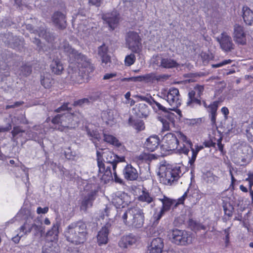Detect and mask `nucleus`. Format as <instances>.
Masks as SVG:
<instances>
[{
    "mask_svg": "<svg viewBox=\"0 0 253 253\" xmlns=\"http://www.w3.org/2000/svg\"><path fill=\"white\" fill-rule=\"evenodd\" d=\"M176 134L168 133L162 140V148L166 151L177 149L180 154L188 155L190 149L192 156L189 157V163L191 166L194 164L200 151L204 148L202 145L196 144L194 146L190 139L181 131L176 132Z\"/></svg>",
    "mask_w": 253,
    "mask_h": 253,
    "instance_id": "1",
    "label": "nucleus"
},
{
    "mask_svg": "<svg viewBox=\"0 0 253 253\" xmlns=\"http://www.w3.org/2000/svg\"><path fill=\"white\" fill-rule=\"evenodd\" d=\"M59 48L61 51L65 52L68 57L69 65L67 79L74 83H81L82 79L79 75L80 68H86L90 66L87 57L72 48L66 41H64Z\"/></svg>",
    "mask_w": 253,
    "mask_h": 253,
    "instance_id": "2",
    "label": "nucleus"
},
{
    "mask_svg": "<svg viewBox=\"0 0 253 253\" xmlns=\"http://www.w3.org/2000/svg\"><path fill=\"white\" fill-rule=\"evenodd\" d=\"M102 152L97 150L98 176L104 183H107L112 179V168L114 164L125 161L124 156L119 157L108 149L102 150Z\"/></svg>",
    "mask_w": 253,
    "mask_h": 253,
    "instance_id": "3",
    "label": "nucleus"
},
{
    "mask_svg": "<svg viewBox=\"0 0 253 253\" xmlns=\"http://www.w3.org/2000/svg\"><path fill=\"white\" fill-rule=\"evenodd\" d=\"M68 105V103H64L56 109L57 112H65L62 114L57 115L52 119V123L55 126L53 129L63 131L68 128L75 127L83 119V116L80 113L76 112L75 113H72L69 110Z\"/></svg>",
    "mask_w": 253,
    "mask_h": 253,
    "instance_id": "4",
    "label": "nucleus"
},
{
    "mask_svg": "<svg viewBox=\"0 0 253 253\" xmlns=\"http://www.w3.org/2000/svg\"><path fill=\"white\" fill-rule=\"evenodd\" d=\"M34 216V212L26 208H22L17 213L16 217V218L19 217H22L25 220V222L20 227V232L19 234L12 238V240L14 243H18L22 236L30 233L32 230H34L35 233H42V232L43 228L42 225L41 217L38 216L35 218Z\"/></svg>",
    "mask_w": 253,
    "mask_h": 253,
    "instance_id": "5",
    "label": "nucleus"
},
{
    "mask_svg": "<svg viewBox=\"0 0 253 253\" xmlns=\"http://www.w3.org/2000/svg\"><path fill=\"white\" fill-rule=\"evenodd\" d=\"M64 234L68 242L76 245L83 244L86 239V225L81 221L72 223L67 227Z\"/></svg>",
    "mask_w": 253,
    "mask_h": 253,
    "instance_id": "6",
    "label": "nucleus"
},
{
    "mask_svg": "<svg viewBox=\"0 0 253 253\" xmlns=\"http://www.w3.org/2000/svg\"><path fill=\"white\" fill-rule=\"evenodd\" d=\"M117 215L121 217L123 223L128 227L139 228L141 227L144 222V214L142 210L137 207H130L123 212L118 213Z\"/></svg>",
    "mask_w": 253,
    "mask_h": 253,
    "instance_id": "7",
    "label": "nucleus"
},
{
    "mask_svg": "<svg viewBox=\"0 0 253 253\" xmlns=\"http://www.w3.org/2000/svg\"><path fill=\"white\" fill-rule=\"evenodd\" d=\"M158 174L161 183L165 185H171L181 174L179 167H173L165 163L160 166Z\"/></svg>",
    "mask_w": 253,
    "mask_h": 253,
    "instance_id": "8",
    "label": "nucleus"
},
{
    "mask_svg": "<svg viewBox=\"0 0 253 253\" xmlns=\"http://www.w3.org/2000/svg\"><path fill=\"white\" fill-rule=\"evenodd\" d=\"M150 105L156 112L162 111L166 113L165 117L161 119L163 125V130H169L174 127L176 116L174 113L167 112L166 107L156 101L153 98Z\"/></svg>",
    "mask_w": 253,
    "mask_h": 253,
    "instance_id": "9",
    "label": "nucleus"
},
{
    "mask_svg": "<svg viewBox=\"0 0 253 253\" xmlns=\"http://www.w3.org/2000/svg\"><path fill=\"white\" fill-rule=\"evenodd\" d=\"M169 236L171 242L177 245L186 246L190 244L193 240L191 232L178 229L170 231Z\"/></svg>",
    "mask_w": 253,
    "mask_h": 253,
    "instance_id": "10",
    "label": "nucleus"
},
{
    "mask_svg": "<svg viewBox=\"0 0 253 253\" xmlns=\"http://www.w3.org/2000/svg\"><path fill=\"white\" fill-rule=\"evenodd\" d=\"M126 46L133 53L140 54L142 51L141 39L135 32L129 31L126 36Z\"/></svg>",
    "mask_w": 253,
    "mask_h": 253,
    "instance_id": "11",
    "label": "nucleus"
},
{
    "mask_svg": "<svg viewBox=\"0 0 253 253\" xmlns=\"http://www.w3.org/2000/svg\"><path fill=\"white\" fill-rule=\"evenodd\" d=\"M162 97L166 100L170 106V110H174L181 105L179 90L176 88H170L165 92H162Z\"/></svg>",
    "mask_w": 253,
    "mask_h": 253,
    "instance_id": "12",
    "label": "nucleus"
},
{
    "mask_svg": "<svg viewBox=\"0 0 253 253\" xmlns=\"http://www.w3.org/2000/svg\"><path fill=\"white\" fill-rule=\"evenodd\" d=\"M83 17L82 14L80 13L76 14L75 16L73 15L72 24L73 26H75L76 25H78L77 29L78 32L82 36V34L85 35L89 34L91 33L94 28L92 24L89 21L90 20H86L81 19V18Z\"/></svg>",
    "mask_w": 253,
    "mask_h": 253,
    "instance_id": "13",
    "label": "nucleus"
},
{
    "mask_svg": "<svg viewBox=\"0 0 253 253\" xmlns=\"http://www.w3.org/2000/svg\"><path fill=\"white\" fill-rule=\"evenodd\" d=\"M204 88L203 85H196L193 90L190 91L188 93V99L187 102L188 106L192 107H194L195 105H201L200 97L202 95Z\"/></svg>",
    "mask_w": 253,
    "mask_h": 253,
    "instance_id": "14",
    "label": "nucleus"
},
{
    "mask_svg": "<svg viewBox=\"0 0 253 253\" xmlns=\"http://www.w3.org/2000/svg\"><path fill=\"white\" fill-rule=\"evenodd\" d=\"M112 203L116 209L125 208L130 203V197L126 193L118 191L112 194Z\"/></svg>",
    "mask_w": 253,
    "mask_h": 253,
    "instance_id": "15",
    "label": "nucleus"
},
{
    "mask_svg": "<svg viewBox=\"0 0 253 253\" xmlns=\"http://www.w3.org/2000/svg\"><path fill=\"white\" fill-rule=\"evenodd\" d=\"M239 159L241 160V165H244L250 162L253 156L252 148L247 144L242 145L238 149Z\"/></svg>",
    "mask_w": 253,
    "mask_h": 253,
    "instance_id": "16",
    "label": "nucleus"
},
{
    "mask_svg": "<svg viewBox=\"0 0 253 253\" xmlns=\"http://www.w3.org/2000/svg\"><path fill=\"white\" fill-rule=\"evenodd\" d=\"M103 20L108 25L110 30H114L118 26L119 17L117 11L106 13L102 15Z\"/></svg>",
    "mask_w": 253,
    "mask_h": 253,
    "instance_id": "17",
    "label": "nucleus"
},
{
    "mask_svg": "<svg viewBox=\"0 0 253 253\" xmlns=\"http://www.w3.org/2000/svg\"><path fill=\"white\" fill-rule=\"evenodd\" d=\"M233 38L234 41L239 44L244 45L246 43V35L243 26L238 24L234 25Z\"/></svg>",
    "mask_w": 253,
    "mask_h": 253,
    "instance_id": "18",
    "label": "nucleus"
},
{
    "mask_svg": "<svg viewBox=\"0 0 253 253\" xmlns=\"http://www.w3.org/2000/svg\"><path fill=\"white\" fill-rule=\"evenodd\" d=\"M97 191L91 190L83 198L80 205L81 210L85 211L92 206L93 202L95 198Z\"/></svg>",
    "mask_w": 253,
    "mask_h": 253,
    "instance_id": "19",
    "label": "nucleus"
},
{
    "mask_svg": "<svg viewBox=\"0 0 253 253\" xmlns=\"http://www.w3.org/2000/svg\"><path fill=\"white\" fill-rule=\"evenodd\" d=\"M52 22L55 27L63 29L66 27V18L65 13L59 11L55 12L51 17Z\"/></svg>",
    "mask_w": 253,
    "mask_h": 253,
    "instance_id": "20",
    "label": "nucleus"
},
{
    "mask_svg": "<svg viewBox=\"0 0 253 253\" xmlns=\"http://www.w3.org/2000/svg\"><path fill=\"white\" fill-rule=\"evenodd\" d=\"M47 128H43V125L36 126L32 131L29 133V137L39 142L44 137Z\"/></svg>",
    "mask_w": 253,
    "mask_h": 253,
    "instance_id": "21",
    "label": "nucleus"
},
{
    "mask_svg": "<svg viewBox=\"0 0 253 253\" xmlns=\"http://www.w3.org/2000/svg\"><path fill=\"white\" fill-rule=\"evenodd\" d=\"M164 248L163 240L161 238L153 239L148 246V253H162Z\"/></svg>",
    "mask_w": 253,
    "mask_h": 253,
    "instance_id": "22",
    "label": "nucleus"
},
{
    "mask_svg": "<svg viewBox=\"0 0 253 253\" xmlns=\"http://www.w3.org/2000/svg\"><path fill=\"white\" fill-rule=\"evenodd\" d=\"M221 48L225 51H229L233 47V43L231 37L227 33L223 32L220 37L216 38Z\"/></svg>",
    "mask_w": 253,
    "mask_h": 253,
    "instance_id": "23",
    "label": "nucleus"
},
{
    "mask_svg": "<svg viewBox=\"0 0 253 253\" xmlns=\"http://www.w3.org/2000/svg\"><path fill=\"white\" fill-rule=\"evenodd\" d=\"M138 241V238L135 235L130 234L123 236L119 242V246L120 248L126 249L129 246L135 244Z\"/></svg>",
    "mask_w": 253,
    "mask_h": 253,
    "instance_id": "24",
    "label": "nucleus"
},
{
    "mask_svg": "<svg viewBox=\"0 0 253 253\" xmlns=\"http://www.w3.org/2000/svg\"><path fill=\"white\" fill-rule=\"evenodd\" d=\"M27 29H28L31 33L38 34L39 37H42L44 39L48 42H51L54 40V37L49 32H47L46 30H45L44 28H41L39 31L37 30H34L32 28V26L28 25L26 26Z\"/></svg>",
    "mask_w": 253,
    "mask_h": 253,
    "instance_id": "25",
    "label": "nucleus"
},
{
    "mask_svg": "<svg viewBox=\"0 0 253 253\" xmlns=\"http://www.w3.org/2000/svg\"><path fill=\"white\" fill-rule=\"evenodd\" d=\"M111 224L109 222L106 223L98 232L97 238L99 245L107 243L108 236L109 232V228L111 226Z\"/></svg>",
    "mask_w": 253,
    "mask_h": 253,
    "instance_id": "26",
    "label": "nucleus"
},
{
    "mask_svg": "<svg viewBox=\"0 0 253 253\" xmlns=\"http://www.w3.org/2000/svg\"><path fill=\"white\" fill-rule=\"evenodd\" d=\"M219 101H214L211 103L207 107V111L209 114L211 124L212 126L216 125L217 110L219 106Z\"/></svg>",
    "mask_w": 253,
    "mask_h": 253,
    "instance_id": "27",
    "label": "nucleus"
},
{
    "mask_svg": "<svg viewBox=\"0 0 253 253\" xmlns=\"http://www.w3.org/2000/svg\"><path fill=\"white\" fill-rule=\"evenodd\" d=\"M115 111L107 109L103 111L101 113V118L103 121L108 126H112L116 123L115 117Z\"/></svg>",
    "mask_w": 253,
    "mask_h": 253,
    "instance_id": "28",
    "label": "nucleus"
},
{
    "mask_svg": "<svg viewBox=\"0 0 253 253\" xmlns=\"http://www.w3.org/2000/svg\"><path fill=\"white\" fill-rule=\"evenodd\" d=\"M123 174L127 180H135L138 176V172L135 168L131 165H127L123 169Z\"/></svg>",
    "mask_w": 253,
    "mask_h": 253,
    "instance_id": "29",
    "label": "nucleus"
},
{
    "mask_svg": "<svg viewBox=\"0 0 253 253\" xmlns=\"http://www.w3.org/2000/svg\"><path fill=\"white\" fill-rule=\"evenodd\" d=\"M160 144V139L157 135H152L148 137L144 144L145 147L150 151H154Z\"/></svg>",
    "mask_w": 253,
    "mask_h": 253,
    "instance_id": "30",
    "label": "nucleus"
},
{
    "mask_svg": "<svg viewBox=\"0 0 253 253\" xmlns=\"http://www.w3.org/2000/svg\"><path fill=\"white\" fill-rule=\"evenodd\" d=\"M138 199L139 202L144 203L145 205H150L152 208L155 206V197L146 190L142 191Z\"/></svg>",
    "mask_w": 253,
    "mask_h": 253,
    "instance_id": "31",
    "label": "nucleus"
},
{
    "mask_svg": "<svg viewBox=\"0 0 253 253\" xmlns=\"http://www.w3.org/2000/svg\"><path fill=\"white\" fill-rule=\"evenodd\" d=\"M136 115L140 118H146L150 113L148 107L144 103L137 104L133 109Z\"/></svg>",
    "mask_w": 253,
    "mask_h": 253,
    "instance_id": "32",
    "label": "nucleus"
},
{
    "mask_svg": "<svg viewBox=\"0 0 253 253\" xmlns=\"http://www.w3.org/2000/svg\"><path fill=\"white\" fill-rule=\"evenodd\" d=\"M108 47L104 44L98 47V53L100 56L102 62L105 65L104 66H108V64L111 62L110 57L108 55Z\"/></svg>",
    "mask_w": 253,
    "mask_h": 253,
    "instance_id": "33",
    "label": "nucleus"
},
{
    "mask_svg": "<svg viewBox=\"0 0 253 253\" xmlns=\"http://www.w3.org/2000/svg\"><path fill=\"white\" fill-rule=\"evenodd\" d=\"M103 140L105 142L109 143L116 147L120 148L122 150L124 149L121 142L114 136L108 134L106 132H103Z\"/></svg>",
    "mask_w": 253,
    "mask_h": 253,
    "instance_id": "34",
    "label": "nucleus"
},
{
    "mask_svg": "<svg viewBox=\"0 0 253 253\" xmlns=\"http://www.w3.org/2000/svg\"><path fill=\"white\" fill-rule=\"evenodd\" d=\"M242 11L245 23L249 25H253V11L247 6L243 7Z\"/></svg>",
    "mask_w": 253,
    "mask_h": 253,
    "instance_id": "35",
    "label": "nucleus"
},
{
    "mask_svg": "<svg viewBox=\"0 0 253 253\" xmlns=\"http://www.w3.org/2000/svg\"><path fill=\"white\" fill-rule=\"evenodd\" d=\"M86 131L87 135L90 137V139L92 140V142L94 144L95 146L97 148V142L99 141L101 137L96 129H92L89 126L86 127Z\"/></svg>",
    "mask_w": 253,
    "mask_h": 253,
    "instance_id": "36",
    "label": "nucleus"
},
{
    "mask_svg": "<svg viewBox=\"0 0 253 253\" xmlns=\"http://www.w3.org/2000/svg\"><path fill=\"white\" fill-rule=\"evenodd\" d=\"M216 139V142L211 139L210 141L205 142L204 144L206 147H212L216 148V147H217L218 150L222 152L223 150V145L221 143L222 138L220 136H219V137Z\"/></svg>",
    "mask_w": 253,
    "mask_h": 253,
    "instance_id": "37",
    "label": "nucleus"
},
{
    "mask_svg": "<svg viewBox=\"0 0 253 253\" xmlns=\"http://www.w3.org/2000/svg\"><path fill=\"white\" fill-rule=\"evenodd\" d=\"M128 124L137 131H141L145 128L143 121L139 119H134L130 117L128 119Z\"/></svg>",
    "mask_w": 253,
    "mask_h": 253,
    "instance_id": "38",
    "label": "nucleus"
},
{
    "mask_svg": "<svg viewBox=\"0 0 253 253\" xmlns=\"http://www.w3.org/2000/svg\"><path fill=\"white\" fill-rule=\"evenodd\" d=\"M59 226V223L56 222L53 223L52 227L50 230H49L46 233L47 237H51V241L53 242L57 240L58 235L59 233L58 229Z\"/></svg>",
    "mask_w": 253,
    "mask_h": 253,
    "instance_id": "39",
    "label": "nucleus"
},
{
    "mask_svg": "<svg viewBox=\"0 0 253 253\" xmlns=\"http://www.w3.org/2000/svg\"><path fill=\"white\" fill-rule=\"evenodd\" d=\"M160 200L162 203V207L161 210L164 213L169 211L171 207L174 204L175 201L172 200L167 197H164L163 199H160Z\"/></svg>",
    "mask_w": 253,
    "mask_h": 253,
    "instance_id": "40",
    "label": "nucleus"
},
{
    "mask_svg": "<svg viewBox=\"0 0 253 253\" xmlns=\"http://www.w3.org/2000/svg\"><path fill=\"white\" fill-rule=\"evenodd\" d=\"M52 72L55 74H60L63 70L62 64L58 59L54 60L50 65Z\"/></svg>",
    "mask_w": 253,
    "mask_h": 253,
    "instance_id": "41",
    "label": "nucleus"
},
{
    "mask_svg": "<svg viewBox=\"0 0 253 253\" xmlns=\"http://www.w3.org/2000/svg\"><path fill=\"white\" fill-rule=\"evenodd\" d=\"M177 62L172 59L168 57L162 58L161 61V66L165 68H172L177 66Z\"/></svg>",
    "mask_w": 253,
    "mask_h": 253,
    "instance_id": "42",
    "label": "nucleus"
},
{
    "mask_svg": "<svg viewBox=\"0 0 253 253\" xmlns=\"http://www.w3.org/2000/svg\"><path fill=\"white\" fill-rule=\"evenodd\" d=\"M136 60V57L133 53H130L126 56L125 59V65L130 66L134 64Z\"/></svg>",
    "mask_w": 253,
    "mask_h": 253,
    "instance_id": "43",
    "label": "nucleus"
},
{
    "mask_svg": "<svg viewBox=\"0 0 253 253\" xmlns=\"http://www.w3.org/2000/svg\"><path fill=\"white\" fill-rule=\"evenodd\" d=\"M205 175V179L208 183H215L218 180V177L211 172H207Z\"/></svg>",
    "mask_w": 253,
    "mask_h": 253,
    "instance_id": "44",
    "label": "nucleus"
},
{
    "mask_svg": "<svg viewBox=\"0 0 253 253\" xmlns=\"http://www.w3.org/2000/svg\"><path fill=\"white\" fill-rule=\"evenodd\" d=\"M164 214L165 213H164L161 210H160L159 212H155L152 217V220H153V225H157L159 223L160 219Z\"/></svg>",
    "mask_w": 253,
    "mask_h": 253,
    "instance_id": "45",
    "label": "nucleus"
},
{
    "mask_svg": "<svg viewBox=\"0 0 253 253\" xmlns=\"http://www.w3.org/2000/svg\"><path fill=\"white\" fill-rule=\"evenodd\" d=\"M164 214L165 213H164L161 210H160L159 212H155L152 217V220H153V225H157L159 223L160 219Z\"/></svg>",
    "mask_w": 253,
    "mask_h": 253,
    "instance_id": "46",
    "label": "nucleus"
},
{
    "mask_svg": "<svg viewBox=\"0 0 253 253\" xmlns=\"http://www.w3.org/2000/svg\"><path fill=\"white\" fill-rule=\"evenodd\" d=\"M58 248L56 247H53V245L51 246H45L42 250V253H58Z\"/></svg>",
    "mask_w": 253,
    "mask_h": 253,
    "instance_id": "47",
    "label": "nucleus"
},
{
    "mask_svg": "<svg viewBox=\"0 0 253 253\" xmlns=\"http://www.w3.org/2000/svg\"><path fill=\"white\" fill-rule=\"evenodd\" d=\"M41 84L44 87V88H49L52 85V80H51L49 78L44 77L41 80Z\"/></svg>",
    "mask_w": 253,
    "mask_h": 253,
    "instance_id": "48",
    "label": "nucleus"
},
{
    "mask_svg": "<svg viewBox=\"0 0 253 253\" xmlns=\"http://www.w3.org/2000/svg\"><path fill=\"white\" fill-rule=\"evenodd\" d=\"M117 77H118V74L116 72H112L105 74L103 77V79L104 80L113 81L114 80V79Z\"/></svg>",
    "mask_w": 253,
    "mask_h": 253,
    "instance_id": "49",
    "label": "nucleus"
},
{
    "mask_svg": "<svg viewBox=\"0 0 253 253\" xmlns=\"http://www.w3.org/2000/svg\"><path fill=\"white\" fill-rule=\"evenodd\" d=\"M24 131L21 129L19 126H15L13 127L11 134L12 135V139L13 141H15L16 139V136L20 133L24 132Z\"/></svg>",
    "mask_w": 253,
    "mask_h": 253,
    "instance_id": "50",
    "label": "nucleus"
},
{
    "mask_svg": "<svg viewBox=\"0 0 253 253\" xmlns=\"http://www.w3.org/2000/svg\"><path fill=\"white\" fill-rule=\"evenodd\" d=\"M116 168H117L116 165L114 164L113 165V168H112L113 169V172H112L113 178H112V179H111V180L114 179V180L116 182L119 183H122L123 182L122 179L121 178H120V177H119L118 176V175H117V173L116 171ZM110 179L109 181H110Z\"/></svg>",
    "mask_w": 253,
    "mask_h": 253,
    "instance_id": "51",
    "label": "nucleus"
},
{
    "mask_svg": "<svg viewBox=\"0 0 253 253\" xmlns=\"http://www.w3.org/2000/svg\"><path fill=\"white\" fill-rule=\"evenodd\" d=\"M145 79V77L144 76H137V77H133L128 78H123L121 80L122 81H131V82H137V81H141Z\"/></svg>",
    "mask_w": 253,
    "mask_h": 253,
    "instance_id": "52",
    "label": "nucleus"
},
{
    "mask_svg": "<svg viewBox=\"0 0 253 253\" xmlns=\"http://www.w3.org/2000/svg\"><path fill=\"white\" fill-rule=\"evenodd\" d=\"M65 157L69 160H73L75 156V153L71 151L70 147H68L64 151Z\"/></svg>",
    "mask_w": 253,
    "mask_h": 253,
    "instance_id": "53",
    "label": "nucleus"
},
{
    "mask_svg": "<svg viewBox=\"0 0 253 253\" xmlns=\"http://www.w3.org/2000/svg\"><path fill=\"white\" fill-rule=\"evenodd\" d=\"M246 134L249 140L253 142V123L247 127Z\"/></svg>",
    "mask_w": 253,
    "mask_h": 253,
    "instance_id": "54",
    "label": "nucleus"
},
{
    "mask_svg": "<svg viewBox=\"0 0 253 253\" xmlns=\"http://www.w3.org/2000/svg\"><path fill=\"white\" fill-rule=\"evenodd\" d=\"M232 60L230 59L224 60L219 63L212 64L211 66L212 68H218L230 64Z\"/></svg>",
    "mask_w": 253,
    "mask_h": 253,
    "instance_id": "55",
    "label": "nucleus"
},
{
    "mask_svg": "<svg viewBox=\"0 0 253 253\" xmlns=\"http://www.w3.org/2000/svg\"><path fill=\"white\" fill-rule=\"evenodd\" d=\"M49 211V208L48 207H45L44 208H42L41 207H39L37 208L36 211L38 214H46Z\"/></svg>",
    "mask_w": 253,
    "mask_h": 253,
    "instance_id": "56",
    "label": "nucleus"
},
{
    "mask_svg": "<svg viewBox=\"0 0 253 253\" xmlns=\"http://www.w3.org/2000/svg\"><path fill=\"white\" fill-rule=\"evenodd\" d=\"M103 0H88V3L91 5L99 7L103 3Z\"/></svg>",
    "mask_w": 253,
    "mask_h": 253,
    "instance_id": "57",
    "label": "nucleus"
},
{
    "mask_svg": "<svg viewBox=\"0 0 253 253\" xmlns=\"http://www.w3.org/2000/svg\"><path fill=\"white\" fill-rule=\"evenodd\" d=\"M21 71L24 76H28L32 72V68L30 66H24L22 67Z\"/></svg>",
    "mask_w": 253,
    "mask_h": 253,
    "instance_id": "58",
    "label": "nucleus"
},
{
    "mask_svg": "<svg viewBox=\"0 0 253 253\" xmlns=\"http://www.w3.org/2000/svg\"><path fill=\"white\" fill-rule=\"evenodd\" d=\"M89 100L87 98H83L78 101H75L74 105L75 106H82L84 104H88Z\"/></svg>",
    "mask_w": 253,
    "mask_h": 253,
    "instance_id": "59",
    "label": "nucleus"
},
{
    "mask_svg": "<svg viewBox=\"0 0 253 253\" xmlns=\"http://www.w3.org/2000/svg\"><path fill=\"white\" fill-rule=\"evenodd\" d=\"M189 193V190H187L184 194L181 196L180 198H179L177 203L175 204V205H179V204H182L183 203L184 200L186 197H188V194Z\"/></svg>",
    "mask_w": 253,
    "mask_h": 253,
    "instance_id": "60",
    "label": "nucleus"
},
{
    "mask_svg": "<svg viewBox=\"0 0 253 253\" xmlns=\"http://www.w3.org/2000/svg\"><path fill=\"white\" fill-rule=\"evenodd\" d=\"M227 129H228V132L229 133L236 134V133H238V132H239L238 129H237L235 127V125L233 124V122L231 124V127H228Z\"/></svg>",
    "mask_w": 253,
    "mask_h": 253,
    "instance_id": "61",
    "label": "nucleus"
},
{
    "mask_svg": "<svg viewBox=\"0 0 253 253\" xmlns=\"http://www.w3.org/2000/svg\"><path fill=\"white\" fill-rule=\"evenodd\" d=\"M11 124L10 123H8L5 126H0V132L8 131L11 129Z\"/></svg>",
    "mask_w": 253,
    "mask_h": 253,
    "instance_id": "62",
    "label": "nucleus"
},
{
    "mask_svg": "<svg viewBox=\"0 0 253 253\" xmlns=\"http://www.w3.org/2000/svg\"><path fill=\"white\" fill-rule=\"evenodd\" d=\"M141 157L142 159H145V160H152L153 159H155V157L153 154H146L144 153L142 155H141Z\"/></svg>",
    "mask_w": 253,
    "mask_h": 253,
    "instance_id": "63",
    "label": "nucleus"
},
{
    "mask_svg": "<svg viewBox=\"0 0 253 253\" xmlns=\"http://www.w3.org/2000/svg\"><path fill=\"white\" fill-rule=\"evenodd\" d=\"M221 112L223 115L224 119H227L229 113L228 109L226 107H223L221 109Z\"/></svg>",
    "mask_w": 253,
    "mask_h": 253,
    "instance_id": "64",
    "label": "nucleus"
}]
</instances>
